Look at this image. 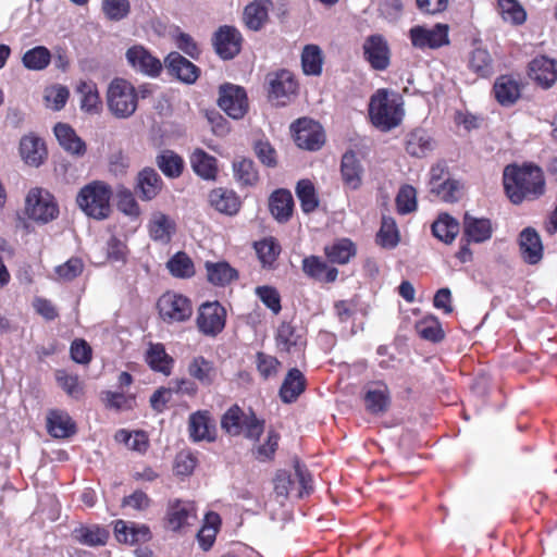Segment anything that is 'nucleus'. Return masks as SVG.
<instances>
[{
  "instance_id": "nucleus-2",
  "label": "nucleus",
  "mask_w": 557,
  "mask_h": 557,
  "mask_svg": "<svg viewBox=\"0 0 557 557\" xmlns=\"http://www.w3.org/2000/svg\"><path fill=\"white\" fill-rule=\"evenodd\" d=\"M405 115L403 97L387 89L376 90L369 102L371 123L382 132H388L400 125Z\"/></svg>"
},
{
  "instance_id": "nucleus-58",
  "label": "nucleus",
  "mask_w": 557,
  "mask_h": 557,
  "mask_svg": "<svg viewBox=\"0 0 557 557\" xmlns=\"http://www.w3.org/2000/svg\"><path fill=\"white\" fill-rule=\"evenodd\" d=\"M84 271V262L78 257H72L63 264L55 268L54 272L59 281L72 282Z\"/></svg>"
},
{
  "instance_id": "nucleus-48",
  "label": "nucleus",
  "mask_w": 557,
  "mask_h": 557,
  "mask_svg": "<svg viewBox=\"0 0 557 557\" xmlns=\"http://www.w3.org/2000/svg\"><path fill=\"white\" fill-rule=\"evenodd\" d=\"M469 66L481 77H488L494 73L493 59L490 52L482 47H476L472 50Z\"/></svg>"
},
{
  "instance_id": "nucleus-36",
  "label": "nucleus",
  "mask_w": 557,
  "mask_h": 557,
  "mask_svg": "<svg viewBox=\"0 0 557 557\" xmlns=\"http://www.w3.org/2000/svg\"><path fill=\"white\" fill-rule=\"evenodd\" d=\"M233 175L240 187H252L259 182V172L253 160L236 158L232 163Z\"/></svg>"
},
{
  "instance_id": "nucleus-16",
  "label": "nucleus",
  "mask_w": 557,
  "mask_h": 557,
  "mask_svg": "<svg viewBox=\"0 0 557 557\" xmlns=\"http://www.w3.org/2000/svg\"><path fill=\"white\" fill-rule=\"evenodd\" d=\"M363 54L371 67L376 71L386 70L391 63L387 41L381 35H372L366 39Z\"/></svg>"
},
{
  "instance_id": "nucleus-52",
  "label": "nucleus",
  "mask_w": 557,
  "mask_h": 557,
  "mask_svg": "<svg viewBox=\"0 0 557 557\" xmlns=\"http://www.w3.org/2000/svg\"><path fill=\"white\" fill-rule=\"evenodd\" d=\"M417 333L426 341L437 343L443 339L444 332L435 317H425L416 324Z\"/></svg>"
},
{
  "instance_id": "nucleus-1",
  "label": "nucleus",
  "mask_w": 557,
  "mask_h": 557,
  "mask_svg": "<svg viewBox=\"0 0 557 557\" xmlns=\"http://www.w3.org/2000/svg\"><path fill=\"white\" fill-rule=\"evenodd\" d=\"M503 182L508 198L515 205L537 199L545 191L543 171L532 164L507 165L503 173Z\"/></svg>"
},
{
  "instance_id": "nucleus-62",
  "label": "nucleus",
  "mask_w": 557,
  "mask_h": 557,
  "mask_svg": "<svg viewBox=\"0 0 557 557\" xmlns=\"http://www.w3.org/2000/svg\"><path fill=\"white\" fill-rule=\"evenodd\" d=\"M102 12L110 21H121L131 12L128 0H103Z\"/></svg>"
},
{
  "instance_id": "nucleus-35",
  "label": "nucleus",
  "mask_w": 557,
  "mask_h": 557,
  "mask_svg": "<svg viewBox=\"0 0 557 557\" xmlns=\"http://www.w3.org/2000/svg\"><path fill=\"white\" fill-rule=\"evenodd\" d=\"M272 7L271 0H255L244 10V21L251 30H260L269 18V9Z\"/></svg>"
},
{
  "instance_id": "nucleus-29",
  "label": "nucleus",
  "mask_w": 557,
  "mask_h": 557,
  "mask_svg": "<svg viewBox=\"0 0 557 557\" xmlns=\"http://www.w3.org/2000/svg\"><path fill=\"white\" fill-rule=\"evenodd\" d=\"M519 244L521 256L525 262L535 264L542 259L543 245L540 235L534 228H524L520 234Z\"/></svg>"
},
{
  "instance_id": "nucleus-14",
  "label": "nucleus",
  "mask_w": 557,
  "mask_h": 557,
  "mask_svg": "<svg viewBox=\"0 0 557 557\" xmlns=\"http://www.w3.org/2000/svg\"><path fill=\"white\" fill-rule=\"evenodd\" d=\"M126 60L137 72L150 77H158L162 72V63L153 57L144 46L135 45L127 49Z\"/></svg>"
},
{
  "instance_id": "nucleus-10",
  "label": "nucleus",
  "mask_w": 557,
  "mask_h": 557,
  "mask_svg": "<svg viewBox=\"0 0 557 557\" xmlns=\"http://www.w3.org/2000/svg\"><path fill=\"white\" fill-rule=\"evenodd\" d=\"M218 106L230 117L243 119L249 107L245 88L231 83L222 84L219 87Z\"/></svg>"
},
{
  "instance_id": "nucleus-55",
  "label": "nucleus",
  "mask_w": 557,
  "mask_h": 557,
  "mask_svg": "<svg viewBox=\"0 0 557 557\" xmlns=\"http://www.w3.org/2000/svg\"><path fill=\"white\" fill-rule=\"evenodd\" d=\"M376 240L384 248H394L398 244V230L393 218L383 216Z\"/></svg>"
},
{
  "instance_id": "nucleus-60",
  "label": "nucleus",
  "mask_w": 557,
  "mask_h": 557,
  "mask_svg": "<svg viewBox=\"0 0 557 557\" xmlns=\"http://www.w3.org/2000/svg\"><path fill=\"white\" fill-rule=\"evenodd\" d=\"M431 193L445 202H455L460 198L461 185L458 181L446 178L441 185L431 187Z\"/></svg>"
},
{
  "instance_id": "nucleus-34",
  "label": "nucleus",
  "mask_w": 557,
  "mask_h": 557,
  "mask_svg": "<svg viewBox=\"0 0 557 557\" xmlns=\"http://www.w3.org/2000/svg\"><path fill=\"white\" fill-rule=\"evenodd\" d=\"M208 281L214 286H226L238 278V271L226 261L205 263Z\"/></svg>"
},
{
  "instance_id": "nucleus-6",
  "label": "nucleus",
  "mask_w": 557,
  "mask_h": 557,
  "mask_svg": "<svg viewBox=\"0 0 557 557\" xmlns=\"http://www.w3.org/2000/svg\"><path fill=\"white\" fill-rule=\"evenodd\" d=\"M137 94L134 86L124 78H114L107 92L111 113L119 119L131 116L137 109Z\"/></svg>"
},
{
  "instance_id": "nucleus-17",
  "label": "nucleus",
  "mask_w": 557,
  "mask_h": 557,
  "mask_svg": "<svg viewBox=\"0 0 557 557\" xmlns=\"http://www.w3.org/2000/svg\"><path fill=\"white\" fill-rule=\"evenodd\" d=\"M188 433L193 442H214L216 440L215 423L208 410L193 412L188 419Z\"/></svg>"
},
{
  "instance_id": "nucleus-5",
  "label": "nucleus",
  "mask_w": 557,
  "mask_h": 557,
  "mask_svg": "<svg viewBox=\"0 0 557 557\" xmlns=\"http://www.w3.org/2000/svg\"><path fill=\"white\" fill-rule=\"evenodd\" d=\"M268 98L277 107H285L295 99L299 91V83L295 74L286 69H280L267 74Z\"/></svg>"
},
{
  "instance_id": "nucleus-31",
  "label": "nucleus",
  "mask_w": 557,
  "mask_h": 557,
  "mask_svg": "<svg viewBox=\"0 0 557 557\" xmlns=\"http://www.w3.org/2000/svg\"><path fill=\"white\" fill-rule=\"evenodd\" d=\"M435 147L436 141L426 129L416 128L408 135L406 150L412 157H425L432 152Z\"/></svg>"
},
{
  "instance_id": "nucleus-15",
  "label": "nucleus",
  "mask_w": 557,
  "mask_h": 557,
  "mask_svg": "<svg viewBox=\"0 0 557 557\" xmlns=\"http://www.w3.org/2000/svg\"><path fill=\"white\" fill-rule=\"evenodd\" d=\"M164 65L171 76L188 85L196 83L201 74V70L196 64L176 51L165 57Z\"/></svg>"
},
{
  "instance_id": "nucleus-46",
  "label": "nucleus",
  "mask_w": 557,
  "mask_h": 557,
  "mask_svg": "<svg viewBox=\"0 0 557 557\" xmlns=\"http://www.w3.org/2000/svg\"><path fill=\"white\" fill-rule=\"evenodd\" d=\"M432 233L445 244H450L459 233V223L447 213L441 214L432 224Z\"/></svg>"
},
{
  "instance_id": "nucleus-56",
  "label": "nucleus",
  "mask_w": 557,
  "mask_h": 557,
  "mask_svg": "<svg viewBox=\"0 0 557 557\" xmlns=\"http://www.w3.org/2000/svg\"><path fill=\"white\" fill-rule=\"evenodd\" d=\"M55 380L69 396L78 398L83 395V385L77 374H70L65 370H57Z\"/></svg>"
},
{
  "instance_id": "nucleus-51",
  "label": "nucleus",
  "mask_w": 557,
  "mask_h": 557,
  "mask_svg": "<svg viewBox=\"0 0 557 557\" xmlns=\"http://www.w3.org/2000/svg\"><path fill=\"white\" fill-rule=\"evenodd\" d=\"M166 267L170 273L175 277L187 278L195 274L194 262L184 251H178L171 257Z\"/></svg>"
},
{
  "instance_id": "nucleus-63",
  "label": "nucleus",
  "mask_w": 557,
  "mask_h": 557,
  "mask_svg": "<svg viewBox=\"0 0 557 557\" xmlns=\"http://www.w3.org/2000/svg\"><path fill=\"white\" fill-rule=\"evenodd\" d=\"M256 295L274 314L281 312V296L275 287L269 285L258 286L256 288Z\"/></svg>"
},
{
  "instance_id": "nucleus-4",
  "label": "nucleus",
  "mask_w": 557,
  "mask_h": 557,
  "mask_svg": "<svg viewBox=\"0 0 557 557\" xmlns=\"http://www.w3.org/2000/svg\"><path fill=\"white\" fill-rule=\"evenodd\" d=\"M112 188L102 181H92L81 188L76 202L89 218L101 221L110 216Z\"/></svg>"
},
{
  "instance_id": "nucleus-45",
  "label": "nucleus",
  "mask_w": 557,
  "mask_h": 557,
  "mask_svg": "<svg viewBox=\"0 0 557 557\" xmlns=\"http://www.w3.org/2000/svg\"><path fill=\"white\" fill-rule=\"evenodd\" d=\"M295 191L304 213L309 214L318 209L320 205L319 196L310 180H300L296 185Z\"/></svg>"
},
{
  "instance_id": "nucleus-41",
  "label": "nucleus",
  "mask_w": 557,
  "mask_h": 557,
  "mask_svg": "<svg viewBox=\"0 0 557 557\" xmlns=\"http://www.w3.org/2000/svg\"><path fill=\"white\" fill-rule=\"evenodd\" d=\"M175 230V222L161 212L154 213L149 223L150 236L156 242L169 243Z\"/></svg>"
},
{
  "instance_id": "nucleus-12",
  "label": "nucleus",
  "mask_w": 557,
  "mask_h": 557,
  "mask_svg": "<svg viewBox=\"0 0 557 557\" xmlns=\"http://www.w3.org/2000/svg\"><path fill=\"white\" fill-rule=\"evenodd\" d=\"M409 37L414 48L437 49L449 42L448 25L440 23L431 28L417 25L410 28Z\"/></svg>"
},
{
  "instance_id": "nucleus-9",
  "label": "nucleus",
  "mask_w": 557,
  "mask_h": 557,
  "mask_svg": "<svg viewBox=\"0 0 557 557\" xmlns=\"http://www.w3.org/2000/svg\"><path fill=\"white\" fill-rule=\"evenodd\" d=\"M25 211L29 219L41 223H48L59 214V208L53 196L39 187L32 188L28 191Z\"/></svg>"
},
{
  "instance_id": "nucleus-27",
  "label": "nucleus",
  "mask_w": 557,
  "mask_h": 557,
  "mask_svg": "<svg viewBox=\"0 0 557 557\" xmlns=\"http://www.w3.org/2000/svg\"><path fill=\"white\" fill-rule=\"evenodd\" d=\"M463 234L470 243H484L492 237V223L486 218H475L466 213L463 216Z\"/></svg>"
},
{
  "instance_id": "nucleus-25",
  "label": "nucleus",
  "mask_w": 557,
  "mask_h": 557,
  "mask_svg": "<svg viewBox=\"0 0 557 557\" xmlns=\"http://www.w3.org/2000/svg\"><path fill=\"white\" fill-rule=\"evenodd\" d=\"M307 380L297 368H292L286 373L280 387V398L284 404H292L306 391Z\"/></svg>"
},
{
  "instance_id": "nucleus-57",
  "label": "nucleus",
  "mask_w": 557,
  "mask_h": 557,
  "mask_svg": "<svg viewBox=\"0 0 557 557\" xmlns=\"http://www.w3.org/2000/svg\"><path fill=\"white\" fill-rule=\"evenodd\" d=\"M396 207L400 214H408L417 210V190L411 185H404L396 196Z\"/></svg>"
},
{
  "instance_id": "nucleus-19",
  "label": "nucleus",
  "mask_w": 557,
  "mask_h": 557,
  "mask_svg": "<svg viewBox=\"0 0 557 557\" xmlns=\"http://www.w3.org/2000/svg\"><path fill=\"white\" fill-rule=\"evenodd\" d=\"M210 206L221 214L233 216L242 208V200L237 193L225 187H216L208 195Z\"/></svg>"
},
{
  "instance_id": "nucleus-23",
  "label": "nucleus",
  "mask_w": 557,
  "mask_h": 557,
  "mask_svg": "<svg viewBox=\"0 0 557 557\" xmlns=\"http://www.w3.org/2000/svg\"><path fill=\"white\" fill-rule=\"evenodd\" d=\"M529 75L543 88L552 87L557 81V62L541 55L529 64Z\"/></svg>"
},
{
  "instance_id": "nucleus-33",
  "label": "nucleus",
  "mask_w": 557,
  "mask_h": 557,
  "mask_svg": "<svg viewBox=\"0 0 557 557\" xmlns=\"http://www.w3.org/2000/svg\"><path fill=\"white\" fill-rule=\"evenodd\" d=\"M81 95V110L89 115L100 114L103 108L97 85L94 82H81L77 85Z\"/></svg>"
},
{
  "instance_id": "nucleus-49",
  "label": "nucleus",
  "mask_w": 557,
  "mask_h": 557,
  "mask_svg": "<svg viewBox=\"0 0 557 557\" xmlns=\"http://www.w3.org/2000/svg\"><path fill=\"white\" fill-rule=\"evenodd\" d=\"M280 440L281 435L274 429H270L264 442L251 449L255 459L260 462L272 461L278 448Z\"/></svg>"
},
{
  "instance_id": "nucleus-44",
  "label": "nucleus",
  "mask_w": 557,
  "mask_h": 557,
  "mask_svg": "<svg viewBox=\"0 0 557 557\" xmlns=\"http://www.w3.org/2000/svg\"><path fill=\"white\" fill-rule=\"evenodd\" d=\"M253 248L262 268L272 269L281 253V246L276 238L265 237L256 242Z\"/></svg>"
},
{
  "instance_id": "nucleus-26",
  "label": "nucleus",
  "mask_w": 557,
  "mask_h": 557,
  "mask_svg": "<svg viewBox=\"0 0 557 557\" xmlns=\"http://www.w3.org/2000/svg\"><path fill=\"white\" fill-rule=\"evenodd\" d=\"M48 433L54 438H67L77 431L76 423L62 410H50L47 417Z\"/></svg>"
},
{
  "instance_id": "nucleus-37",
  "label": "nucleus",
  "mask_w": 557,
  "mask_h": 557,
  "mask_svg": "<svg viewBox=\"0 0 557 557\" xmlns=\"http://www.w3.org/2000/svg\"><path fill=\"white\" fill-rule=\"evenodd\" d=\"M147 364L154 372H160L166 376L172 373L174 359L165 351L162 344H150L145 358Z\"/></svg>"
},
{
  "instance_id": "nucleus-53",
  "label": "nucleus",
  "mask_w": 557,
  "mask_h": 557,
  "mask_svg": "<svg viewBox=\"0 0 557 557\" xmlns=\"http://www.w3.org/2000/svg\"><path fill=\"white\" fill-rule=\"evenodd\" d=\"M498 9L504 21L513 25L524 23L527 13L517 0H498Z\"/></svg>"
},
{
  "instance_id": "nucleus-43",
  "label": "nucleus",
  "mask_w": 557,
  "mask_h": 557,
  "mask_svg": "<svg viewBox=\"0 0 557 557\" xmlns=\"http://www.w3.org/2000/svg\"><path fill=\"white\" fill-rule=\"evenodd\" d=\"M275 344L278 351L290 352L298 349L302 345L301 336L292 323L282 322L275 334Z\"/></svg>"
},
{
  "instance_id": "nucleus-61",
  "label": "nucleus",
  "mask_w": 557,
  "mask_h": 557,
  "mask_svg": "<svg viewBox=\"0 0 557 557\" xmlns=\"http://www.w3.org/2000/svg\"><path fill=\"white\" fill-rule=\"evenodd\" d=\"M324 255L330 263L345 264L348 262V238L334 240L324 247Z\"/></svg>"
},
{
  "instance_id": "nucleus-50",
  "label": "nucleus",
  "mask_w": 557,
  "mask_h": 557,
  "mask_svg": "<svg viewBox=\"0 0 557 557\" xmlns=\"http://www.w3.org/2000/svg\"><path fill=\"white\" fill-rule=\"evenodd\" d=\"M50 61L51 53L44 46H37L27 50L22 58L23 65L32 71L45 70L50 64Z\"/></svg>"
},
{
  "instance_id": "nucleus-64",
  "label": "nucleus",
  "mask_w": 557,
  "mask_h": 557,
  "mask_svg": "<svg viewBox=\"0 0 557 557\" xmlns=\"http://www.w3.org/2000/svg\"><path fill=\"white\" fill-rule=\"evenodd\" d=\"M70 92L65 86L57 85L48 88L45 94L46 106L54 111L64 108Z\"/></svg>"
},
{
  "instance_id": "nucleus-42",
  "label": "nucleus",
  "mask_w": 557,
  "mask_h": 557,
  "mask_svg": "<svg viewBox=\"0 0 557 557\" xmlns=\"http://www.w3.org/2000/svg\"><path fill=\"white\" fill-rule=\"evenodd\" d=\"M156 164L169 178H177L183 174L185 163L183 158L173 150H162L156 158Z\"/></svg>"
},
{
  "instance_id": "nucleus-22",
  "label": "nucleus",
  "mask_w": 557,
  "mask_h": 557,
  "mask_svg": "<svg viewBox=\"0 0 557 557\" xmlns=\"http://www.w3.org/2000/svg\"><path fill=\"white\" fill-rule=\"evenodd\" d=\"M301 270L309 278L323 284L335 282L338 275L336 268L329 265L321 257L314 255L302 259Z\"/></svg>"
},
{
  "instance_id": "nucleus-8",
  "label": "nucleus",
  "mask_w": 557,
  "mask_h": 557,
  "mask_svg": "<svg viewBox=\"0 0 557 557\" xmlns=\"http://www.w3.org/2000/svg\"><path fill=\"white\" fill-rule=\"evenodd\" d=\"M226 315V309L219 301H206L197 310L196 327L207 337H216L225 327Z\"/></svg>"
},
{
  "instance_id": "nucleus-21",
  "label": "nucleus",
  "mask_w": 557,
  "mask_h": 557,
  "mask_svg": "<svg viewBox=\"0 0 557 557\" xmlns=\"http://www.w3.org/2000/svg\"><path fill=\"white\" fill-rule=\"evenodd\" d=\"M53 133L59 145L74 158H82L87 152L86 143L77 135L76 131L66 123H57Z\"/></svg>"
},
{
  "instance_id": "nucleus-59",
  "label": "nucleus",
  "mask_w": 557,
  "mask_h": 557,
  "mask_svg": "<svg viewBox=\"0 0 557 557\" xmlns=\"http://www.w3.org/2000/svg\"><path fill=\"white\" fill-rule=\"evenodd\" d=\"M280 367L281 362L276 357L263 351H258L256 354V368L263 380H268L271 376L276 375Z\"/></svg>"
},
{
  "instance_id": "nucleus-30",
  "label": "nucleus",
  "mask_w": 557,
  "mask_h": 557,
  "mask_svg": "<svg viewBox=\"0 0 557 557\" xmlns=\"http://www.w3.org/2000/svg\"><path fill=\"white\" fill-rule=\"evenodd\" d=\"M193 171L206 181H214L218 176V160L203 149L197 148L189 157Z\"/></svg>"
},
{
  "instance_id": "nucleus-3",
  "label": "nucleus",
  "mask_w": 557,
  "mask_h": 557,
  "mask_svg": "<svg viewBox=\"0 0 557 557\" xmlns=\"http://www.w3.org/2000/svg\"><path fill=\"white\" fill-rule=\"evenodd\" d=\"M221 429L230 436L243 435L257 443L265 429V420L258 418L252 408L245 411L237 404L231 406L221 417Z\"/></svg>"
},
{
  "instance_id": "nucleus-7",
  "label": "nucleus",
  "mask_w": 557,
  "mask_h": 557,
  "mask_svg": "<svg viewBox=\"0 0 557 557\" xmlns=\"http://www.w3.org/2000/svg\"><path fill=\"white\" fill-rule=\"evenodd\" d=\"M160 318L166 323L188 321L193 315L191 300L175 292H165L157 302Z\"/></svg>"
},
{
  "instance_id": "nucleus-38",
  "label": "nucleus",
  "mask_w": 557,
  "mask_h": 557,
  "mask_svg": "<svg viewBox=\"0 0 557 557\" xmlns=\"http://www.w3.org/2000/svg\"><path fill=\"white\" fill-rule=\"evenodd\" d=\"M364 405L371 413L379 414L385 412L389 407L387 386L383 383H375L369 386L364 394Z\"/></svg>"
},
{
  "instance_id": "nucleus-11",
  "label": "nucleus",
  "mask_w": 557,
  "mask_h": 557,
  "mask_svg": "<svg viewBox=\"0 0 557 557\" xmlns=\"http://www.w3.org/2000/svg\"><path fill=\"white\" fill-rule=\"evenodd\" d=\"M294 139L296 145L306 150H319L325 141V135L320 123L308 119H298L293 125Z\"/></svg>"
},
{
  "instance_id": "nucleus-20",
  "label": "nucleus",
  "mask_w": 557,
  "mask_h": 557,
  "mask_svg": "<svg viewBox=\"0 0 557 557\" xmlns=\"http://www.w3.org/2000/svg\"><path fill=\"white\" fill-rule=\"evenodd\" d=\"M196 519L195 507L189 502L181 499L170 500L166 508V527L176 532L189 525Z\"/></svg>"
},
{
  "instance_id": "nucleus-54",
  "label": "nucleus",
  "mask_w": 557,
  "mask_h": 557,
  "mask_svg": "<svg viewBox=\"0 0 557 557\" xmlns=\"http://www.w3.org/2000/svg\"><path fill=\"white\" fill-rule=\"evenodd\" d=\"M134 400V396H127L122 392L104 391L101 393V401L109 410H131L133 409Z\"/></svg>"
},
{
  "instance_id": "nucleus-32",
  "label": "nucleus",
  "mask_w": 557,
  "mask_h": 557,
  "mask_svg": "<svg viewBox=\"0 0 557 557\" xmlns=\"http://www.w3.org/2000/svg\"><path fill=\"white\" fill-rule=\"evenodd\" d=\"M188 374L202 386H211L218 379V369L214 363L203 356L191 359L187 368Z\"/></svg>"
},
{
  "instance_id": "nucleus-47",
  "label": "nucleus",
  "mask_w": 557,
  "mask_h": 557,
  "mask_svg": "<svg viewBox=\"0 0 557 557\" xmlns=\"http://www.w3.org/2000/svg\"><path fill=\"white\" fill-rule=\"evenodd\" d=\"M74 539L87 546L104 545L109 539V532L99 525L79 527L73 531Z\"/></svg>"
},
{
  "instance_id": "nucleus-18",
  "label": "nucleus",
  "mask_w": 557,
  "mask_h": 557,
  "mask_svg": "<svg viewBox=\"0 0 557 557\" xmlns=\"http://www.w3.org/2000/svg\"><path fill=\"white\" fill-rule=\"evenodd\" d=\"M18 151L22 160L34 168L40 166L48 158L45 141L34 133L22 136Z\"/></svg>"
},
{
  "instance_id": "nucleus-13",
  "label": "nucleus",
  "mask_w": 557,
  "mask_h": 557,
  "mask_svg": "<svg viewBox=\"0 0 557 557\" xmlns=\"http://www.w3.org/2000/svg\"><path fill=\"white\" fill-rule=\"evenodd\" d=\"M243 37L234 27L221 26L213 35V47L216 54L223 60L234 59L242 49Z\"/></svg>"
},
{
  "instance_id": "nucleus-28",
  "label": "nucleus",
  "mask_w": 557,
  "mask_h": 557,
  "mask_svg": "<svg viewBox=\"0 0 557 557\" xmlns=\"http://www.w3.org/2000/svg\"><path fill=\"white\" fill-rule=\"evenodd\" d=\"M494 92L502 106H511L521 96V83L511 75H502L494 84Z\"/></svg>"
},
{
  "instance_id": "nucleus-40",
  "label": "nucleus",
  "mask_w": 557,
  "mask_h": 557,
  "mask_svg": "<svg viewBox=\"0 0 557 557\" xmlns=\"http://www.w3.org/2000/svg\"><path fill=\"white\" fill-rule=\"evenodd\" d=\"M324 57L318 45L309 44L301 51V69L305 75L320 76L322 74Z\"/></svg>"
},
{
  "instance_id": "nucleus-24",
  "label": "nucleus",
  "mask_w": 557,
  "mask_h": 557,
  "mask_svg": "<svg viewBox=\"0 0 557 557\" xmlns=\"http://www.w3.org/2000/svg\"><path fill=\"white\" fill-rule=\"evenodd\" d=\"M294 207V198L288 189H276L269 197V210L278 223H286L292 219Z\"/></svg>"
},
{
  "instance_id": "nucleus-39",
  "label": "nucleus",
  "mask_w": 557,
  "mask_h": 557,
  "mask_svg": "<svg viewBox=\"0 0 557 557\" xmlns=\"http://www.w3.org/2000/svg\"><path fill=\"white\" fill-rule=\"evenodd\" d=\"M163 182L154 169L146 168L139 172L137 189L143 200L153 199L161 190Z\"/></svg>"
}]
</instances>
